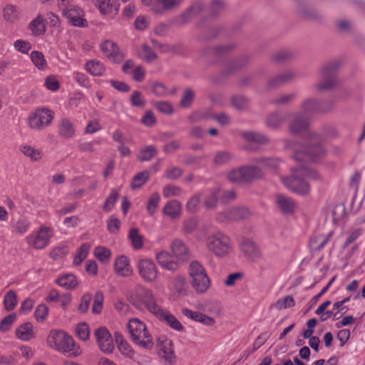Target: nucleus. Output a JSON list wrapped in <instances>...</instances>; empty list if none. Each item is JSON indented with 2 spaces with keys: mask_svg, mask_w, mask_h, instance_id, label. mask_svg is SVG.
Masks as SVG:
<instances>
[{
  "mask_svg": "<svg viewBox=\"0 0 365 365\" xmlns=\"http://www.w3.org/2000/svg\"><path fill=\"white\" fill-rule=\"evenodd\" d=\"M289 131L293 134L308 132L305 145H299L287 142L286 146L293 150V158L296 160H310L316 161L323 156L326 150L322 145V138L314 132L309 131V121L302 113H295L290 115Z\"/></svg>",
  "mask_w": 365,
  "mask_h": 365,
  "instance_id": "1",
  "label": "nucleus"
},
{
  "mask_svg": "<svg viewBox=\"0 0 365 365\" xmlns=\"http://www.w3.org/2000/svg\"><path fill=\"white\" fill-rule=\"evenodd\" d=\"M299 165L292 168V175L282 178L284 185L290 191L299 195H306L309 192V185L304 180L299 178L302 175L313 180L319 179V175L317 171L311 169L302 162L311 161L310 160H296Z\"/></svg>",
  "mask_w": 365,
  "mask_h": 365,
  "instance_id": "2",
  "label": "nucleus"
},
{
  "mask_svg": "<svg viewBox=\"0 0 365 365\" xmlns=\"http://www.w3.org/2000/svg\"><path fill=\"white\" fill-rule=\"evenodd\" d=\"M47 343L51 348L63 353H70L74 356L81 354L80 347L73 339L63 331L51 330L47 339Z\"/></svg>",
  "mask_w": 365,
  "mask_h": 365,
  "instance_id": "3",
  "label": "nucleus"
},
{
  "mask_svg": "<svg viewBox=\"0 0 365 365\" xmlns=\"http://www.w3.org/2000/svg\"><path fill=\"white\" fill-rule=\"evenodd\" d=\"M207 250L217 258L227 257L233 250L230 237L222 232H215L205 239Z\"/></svg>",
  "mask_w": 365,
  "mask_h": 365,
  "instance_id": "4",
  "label": "nucleus"
},
{
  "mask_svg": "<svg viewBox=\"0 0 365 365\" xmlns=\"http://www.w3.org/2000/svg\"><path fill=\"white\" fill-rule=\"evenodd\" d=\"M128 329L132 341L136 345L147 350H150L153 348V339L143 322L137 318H132L128 323Z\"/></svg>",
  "mask_w": 365,
  "mask_h": 365,
  "instance_id": "5",
  "label": "nucleus"
},
{
  "mask_svg": "<svg viewBox=\"0 0 365 365\" xmlns=\"http://www.w3.org/2000/svg\"><path fill=\"white\" fill-rule=\"evenodd\" d=\"M191 286L197 293L203 294L210 287V279L205 268L198 261H192L189 266Z\"/></svg>",
  "mask_w": 365,
  "mask_h": 365,
  "instance_id": "6",
  "label": "nucleus"
},
{
  "mask_svg": "<svg viewBox=\"0 0 365 365\" xmlns=\"http://www.w3.org/2000/svg\"><path fill=\"white\" fill-rule=\"evenodd\" d=\"M54 119V112L47 108H39L32 112L27 119L29 128L41 131L49 126Z\"/></svg>",
  "mask_w": 365,
  "mask_h": 365,
  "instance_id": "7",
  "label": "nucleus"
},
{
  "mask_svg": "<svg viewBox=\"0 0 365 365\" xmlns=\"http://www.w3.org/2000/svg\"><path fill=\"white\" fill-rule=\"evenodd\" d=\"M262 175V171L259 167L242 166L230 170L227 177L232 182L242 183L261 178Z\"/></svg>",
  "mask_w": 365,
  "mask_h": 365,
  "instance_id": "8",
  "label": "nucleus"
},
{
  "mask_svg": "<svg viewBox=\"0 0 365 365\" xmlns=\"http://www.w3.org/2000/svg\"><path fill=\"white\" fill-rule=\"evenodd\" d=\"M53 235V231L51 227L42 225L38 230L29 234L26 237V241L32 248L42 250L49 245Z\"/></svg>",
  "mask_w": 365,
  "mask_h": 365,
  "instance_id": "9",
  "label": "nucleus"
},
{
  "mask_svg": "<svg viewBox=\"0 0 365 365\" xmlns=\"http://www.w3.org/2000/svg\"><path fill=\"white\" fill-rule=\"evenodd\" d=\"M339 66L340 63L337 61H331L324 66L322 69V80L316 84V89L326 91L333 88L336 84L335 73Z\"/></svg>",
  "mask_w": 365,
  "mask_h": 365,
  "instance_id": "10",
  "label": "nucleus"
},
{
  "mask_svg": "<svg viewBox=\"0 0 365 365\" xmlns=\"http://www.w3.org/2000/svg\"><path fill=\"white\" fill-rule=\"evenodd\" d=\"M139 275L147 282H154L158 277V269L155 263L150 259H139L137 264Z\"/></svg>",
  "mask_w": 365,
  "mask_h": 365,
  "instance_id": "11",
  "label": "nucleus"
},
{
  "mask_svg": "<svg viewBox=\"0 0 365 365\" xmlns=\"http://www.w3.org/2000/svg\"><path fill=\"white\" fill-rule=\"evenodd\" d=\"M94 336L101 351L105 354H110L114 349L113 337L105 327H101L96 329Z\"/></svg>",
  "mask_w": 365,
  "mask_h": 365,
  "instance_id": "12",
  "label": "nucleus"
},
{
  "mask_svg": "<svg viewBox=\"0 0 365 365\" xmlns=\"http://www.w3.org/2000/svg\"><path fill=\"white\" fill-rule=\"evenodd\" d=\"M139 299L148 311L157 317L162 314V308L157 304L152 291L143 289L140 291Z\"/></svg>",
  "mask_w": 365,
  "mask_h": 365,
  "instance_id": "13",
  "label": "nucleus"
},
{
  "mask_svg": "<svg viewBox=\"0 0 365 365\" xmlns=\"http://www.w3.org/2000/svg\"><path fill=\"white\" fill-rule=\"evenodd\" d=\"M157 347L159 356L169 364H173L175 360V354L171 340L165 336H159L157 340Z\"/></svg>",
  "mask_w": 365,
  "mask_h": 365,
  "instance_id": "14",
  "label": "nucleus"
},
{
  "mask_svg": "<svg viewBox=\"0 0 365 365\" xmlns=\"http://www.w3.org/2000/svg\"><path fill=\"white\" fill-rule=\"evenodd\" d=\"M250 215V212L245 207H233L228 209L217 215V220L220 222L237 221L247 218Z\"/></svg>",
  "mask_w": 365,
  "mask_h": 365,
  "instance_id": "15",
  "label": "nucleus"
},
{
  "mask_svg": "<svg viewBox=\"0 0 365 365\" xmlns=\"http://www.w3.org/2000/svg\"><path fill=\"white\" fill-rule=\"evenodd\" d=\"M101 49L108 58L115 63H119L124 58V53L119 51L117 44L112 41L106 40L103 41L101 44Z\"/></svg>",
  "mask_w": 365,
  "mask_h": 365,
  "instance_id": "16",
  "label": "nucleus"
},
{
  "mask_svg": "<svg viewBox=\"0 0 365 365\" xmlns=\"http://www.w3.org/2000/svg\"><path fill=\"white\" fill-rule=\"evenodd\" d=\"M63 14L75 26L85 27L86 26V20L83 18V11L77 6L63 10Z\"/></svg>",
  "mask_w": 365,
  "mask_h": 365,
  "instance_id": "17",
  "label": "nucleus"
},
{
  "mask_svg": "<svg viewBox=\"0 0 365 365\" xmlns=\"http://www.w3.org/2000/svg\"><path fill=\"white\" fill-rule=\"evenodd\" d=\"M170 249L173 256L179 262H185L188 260L191 254L185 244L180 240L176 239L173 241Z\"/></svg>",
  "mask_w": 365,
  "mask_h": 365,
  "instance_id": "18",
  "label": "nucleus"
},
{
  "mask_svg": "<svg viewBox=\"0 0 365 365\" xmlns=\"http://www.w3.org/2000/svg\"><path fill=\"white\" fill-rule=\"evenodd\" d=\"M58 134L64 139H71L76 135L73 123L68 118H62L58 121Z\"/></svg>",
  "mask_w": 365,
  "mask_h": 365,
  "instance_id": "19",
  "label": "nucleus"
},
{
  "mask_svg": "<svg viewBox=\"0 0 365 365\" xmlns=\"http://www.w3.org/2000/svg\"><path fill=\"white\" fill-rule=\"evenodd\" d=\"M296 73L294 71H284L272 78L268 82V86L269 88L281 86L294 81Z\"/></svg>",
  "mask_w": 365,
  "mask_h": 365,
  "instance_id": "20",
  "label": "nucleus"
},
{
  "mask_svg": "<svg viewBox=\"0 0 365 365\" xmlns=\"http://www.w3.org/2000/svg\"><path fill=\"white\" fill-rule=\"evenodd\" d=\"M155 258L159 265L165 269L175 271L178 267V262L166 251L156 253Z\"/></svg>",
  "mask_w": 365,
  "mask_h": 365,
  "instance_id": "21",
  "label": "nucleus"
},
{
  "mask_svg": "<svg viewBox=\"0 0 365 365\" xmlns=\"http://www.w3.org/2000/svg\"><path fill=\"white\" fill-rule=\"evenodd\" d=\"M240 248L246 256L252 260L257 259L262 256L259 247L250 239L243 240Z\"/></svg>",
  "mask_w": 365,
  "mask_h": 365,
  "instance_id": "22",
  "label": "nucleus"
},
{
  "mask_svg": "<svg viewBox=\"0 0 365 365\" xmlns=\"http://www.w3.org/2000/svg\"><path fill=\"white\" fill-rule=\"evenodd\" d=\"M275 202L277 207L284 215H289L294 212L296 209V202L291 197L277 195L275 198Z\"/></svg>",
  "mask_w": 365,
  "mask_h": 365,
  "instance_id": "23",
  "label": "nucleus"
},
{
  "mask_svg": "<svg viewBox=\"0 0 365 365\" xmlns=\"http://www.w3.org/2000/svg\"><path fill=\"white\" fill-rule=\"evenodd\" d=\"M114 268L115 272L121 277H128L133 273V269L130 264L129 259L125 255L117 257Z\"/></svg>",
  "mask_w": 365,
  "mask_h": 365,
  "instance_id": "24",
  "label": "nucleus"
},
{
  "mask_svg": "<svg viewBox=\"0 0 365 365\" xmlns=\"http://www.w3.org/2000/svg\"><path fill=\"white\" fill-rule=\"evenodd\" d=\"M301 113L309 115L314 112H324L322 108V102L315 98H307L301 104Z\"/></svg>",
  "mask_w": 365,
  "mask_h": 365,
  "instance_id": "25",
  "label": "nucleus"
},
{
  "mask_svg": "<svg viewBox=\"0 0 365 365\" xmlns=\"http://www.w3.org/2000/svg\"><path fill=\"white\" fill-rule=\"evenodd\" d=\"M96 6L103 14H115L120 6L116 0H96Z\"/></svg>",
  "mask_w": 365,
  "mask_h": 365,
  "instance_id": "26",
  "label": "nucleus"
},
{
  "mask_svg": "<svg viewBox=\"0 0 365 365\" xmlns=\"http://www.w3.org/2000/svg\"><path fill=\"white\" fill-rule=\"evenodd\" d=\"M55 282L58 286L67 290L75 289L78 286V281L76 277L72 274H65L59 276L56 279Z\"/></svg>",
  "mask_w": 365,
  "mask_h": 365,
  "instance_id": "27",
  "label": "nucleus"
},
{
  "mask_svg": "<svg viewBox=\"0 0 365 365\" xmlns=\"http://www.w3.org/2000/svg\"><path fill=\"white\" fill-rule=\"evenodd\" d=\"M28 28L31 31V34L34 36L43 35L46 32V27L43 16L38 14L29 23Z\"/></svg>",
  "mask_w": 365,
  "mask_h": 365,
  "instance_id": "28",
  "label": "nucleus"
},
{
  "mask_svg": "<svg viewBox=\"0 0 365 365\" xmlns=\"http://www.w3.org/2000/svg\"><path fill=\"white\" fill-rule=\"evenodd\" d=\"M115 342L119 351L125 357L132 359L134 356V351L130 345L123 339L121 334L115 332Z\"/></svg>",
  "mask_w": 365,
  "mask_h": 365,
  "instance_id": "29",
  "label": "nucleus"
},
{
  "mask_svg": "<svg viewBox=\"0 0 365 365\" xmlns=\"http://www.w3.org/2000/svg\"><path fill=\"white\" fill-rule=\"evenodd\" d=\"M334 234L333 231L329 232L327 235H319L313 237L310 240V246L314 250H320L323 249L330 241Z\"/></svg>",
  "mask_w": 365,
  "mask_h": 365,
  "instance_id": "30",
  "label": "nucleus"
},
{
  "mask_svg": "<svg viewBox=\"0 0 365 365\" xmlns=\"http://www.w3.org/2000/svg\"><path fill=\"white\" fill-rule=\"evenodd\" d=\"M182 205L181 203L176 200L169 201L163 208V213L173 218H177L180 215Z\"/></svg>",
  "mask_w": 365,
  "mask_h": 365,
  "instance_id": "31",
  "label": "nucleus"
},
{
  "mask_svg": "<svg viewBox=\"0 0 365 365\" xmlns=\"http://www.w3.org/2000/svg\"><path fill=\"white\" fill-rule=\"evenodd\" d=\"M136 55L138 58L148 63H151L157 58V54L146 44L141 45L137 48Z\"/></svg>",
  "mask_w": 365,
  "mask_h": 365,
  "instance_id": "32",
  "label": "nucleus"
},
{
  "mask_svg": "<svg viewBox=\"0 0 365 365\" xmlns=\"http://www.w3.org/2000/svg\"><path fill=\"white\" fill-rule=\"evenodd\" d=\"M85 69L92 76H101L106 71V68L102 62L98 60H90L86 62Z\"/></svg>",
  "mask_w": 365,
  "mask_h": 365,
  "instance_id": "33",
  "label": "nucleus"
},
{
  "mask_svg": "<svg viewBox=\"0 0 365 365\" xmlns=\"http://www.w3.org/2000/svg\"><path fill=\"white\" fill-rule=\"evenodd\" d=\"M16 337L23 340L29 341L34 337L33 325L30 322L21 324L16 331Z\"/></svg>",
  "mask_w": 365,
  "mask_h": 365,
  "instance_id": "34",
  "label": "nucleus"
},
{
  "mask_svg": "<svg viewBox=\"0 0 365 365\" xmlns=\"http://www.w3.org/2000/svg\"><path fill=\"white\" fill-rule=\"evenodd\" d=\"M156 317L165 321L171 328L176 331H182L183 329V326L176 317L167 311L163 309L162 314Z\"/></svg>",
  "mask_w": 365,
  "mask_h": 365,
  "instance_id": "35",
  "label": "nucleus"
},
{
  "mask_svg": "<svg viewBox=\"0 0 365 365\" xmlns=\"http://www.w3.org/2000/svg\"><path fill=\"white\" fill-rule=\"evenodd\" d=\"M128 239L134 250H140L144 245V238L138 228L133 227L129 230Z\"/></svg>",
  "mask_w": 365,
  "mask_h": 365,
  "instance_id": "36",
  "label": "nucleus"
},
{
  "mask_svg": "<svg viewBox=\"0 0 365 365\" xmlns=\"http://www.w3.org/2000/svg\"><path fill=\"white\" fill-rule=\"evenodd\" d=\"M220 196V190L214 188L209 191L204 199V205L207 209H213L217 206Z\"/></svg>",
  "mask_w": 365,
  "mask_h": 365,
  "instance_id": "37",
  "label": "nucleus"
},
{
  "mask_svg": "<svg viewBox=\"0 0 365 365\" xmlns=\"http://www.w3.org/2000/svg\"><path fill=\"white\" fill-rule=\"evenodd\" d=\"M11 227L14 232L24 235L29 230L31 222L25 218H19L12 221Z\"/></svg>",
  "mask_w": 365,
  "mask_h": 365,
  "instance_id": "38",
  "label": "nucleus"
},
{
  "mask_svg": "<svg viewBox=\"0 0 365 365\" xmlns=\"http://www.w3.org/2000/svg\"><path fill=\"white\" fill-rule=\"evenodd\" d=\"M20 150L32 161H38L43 156L42 151L29 145L20 146Z\"/></svg>",
  "mask_w": 365,
  "mask_h": 365,
  "instance_id": "39",
  "label": "nucleus"
},
{
  "mask_svg": "<svg viewBox=\"0 0 365 365\" xmlns=\"http://www.w3.org/2000/svg\"><path fill=\"white\" fill-rule=\"evenodd\" d=\"M30 58L33 63L39 69L44 71L47 66V62L43 54L38 51H33L31 53Z\"/></svg>",
  "mask_w": 365,
  "mask_h": 365,
  "instance_id": "40",
  "label": "nucleus"
},
{
  "mask_svg": "<svg viewBox=\"0 0 365 365\" xmlns=\"http://www.w3.org/2000/svg\"><path fill=\"white\" fill-rule=\"evenodd\" d=\"M243 138L249 142L264 144L268 142V138L262 133L254 131L245 132L242 134Z\"/></svg>",
  "mask_w": 365,
  "mask_h": 365,
  "instance_id": "41",
  "label": "nucleus"
},
{
  "mask_svg": "<svg viewBox=\"0 0 365 365\" xmlns=\"http://www.w3.org/2000/svg\"><path fill=\"white\" fill-rule=\"evenodd\" d=\"M195 96V93L192 88H186L183 92L182 98L180 101V106L183 108H190L194 101Z\"/></svg>",
  "mask_w": 365,
  "mask_h": 365,
  "instance_id": "42",
  "label": "nucleus"
},
{
  "mask_svg": "<svg viewBox=\"0 0 365 365\" xmlns=\"http://www.w3.org/2000/svg\"><path fill=\"white\" fill-rule=\"evenodd\" d=\"M91 245L88 243H83L73 258V264L79 265L87 257Z\"/></svg>",
  "mask_w": 365,
  "mask_h": 365,
  "instance_id": "43",
  "label": "nucleus"
},
{
  "mask_svg": "<svg viewBox=\"0 0 365 365\" xmlns=\"http://www.w3.org/2000/svg\"><path fill=\"white\" fill-rule=\"evenodd\" d=\"M148 171H143L135 175L131 182V188L133 190L141 187L149 179Z\"/></svg>",
  "mask_w": 365,
  "mask_h": 365,
  "instance_id": "44",
  "label": "nucleus"
},
{
  "mask_svg": "<svg viewBox=\"0 0 365 365\" xmlns=\"http://www.w3.org/2000/svg\"><path fill=\"white\" fill-rule=\"evenodd\" d=\"M142 4L155 14H163L165 8L163 0H140Z\"/></svg>",
  "mask_w": 365,
  "mask_h": 365,
  "instance_id": "45",
  "label": "nucleus"
},
{
  "mask_svg": "<svg viewBox=\"0 0 365 365\" xmlns=\"http://www.w3.org/2000/svg\"><path fill=\"white\" fill-rule=\"evenodd\" d=\"M4 304L6 311L13 310L17 305V296L14 291L9 290L4 299Z\"/></svg>",
  "mask_w": 365,
  "mask_h": 365,
  "instance_id": "46",
  "label": "nucleus"
},
{
  "mask_svg": "<svg viewBox=\"0 0 365 365\" xmlns=\"http://www.w3.org/2000/svg\"><path fill=\"white\" fill-rule=\"evenodd\" d=\"M232 157L233 155L229 151L221 150L215 154L213 162L215 165H222L227 163Z\"/></svg>",
  "mask_w": 365,
  "mask_h": 365,
  "instance_id": "47",
  "label": "nucleus"
},
{
  "mask_svg": "<svg viewBox=\"0 0 365 365\" xmlns=\"http://www.w3.org/2000/svg\"><path fill=\"white\" fill-rule=\"evenodd\" d=\"M160 200V196L158 192L153 193L150 196L148 204H147V211L150 215H154L159 206V202Z\"/></svg>",
  "mask_w": 365,
  "mask_h": 365,
  "instance_id": "48",
  "label": "nucleus"
},
{
  "mask_svg": "<svg viewBox=\"0 0 365 365\" xmlns=\"http://www.w3.org/2000/svg\"><path fill=\"white\" fill-rule=\"evenodd\" d=\"M118 196H119V194L116 190H115V189L111 190L110 194L106 198V200L104 202L103 209L106 212H110L113 208L116 201L118 199Z\"/></svg>",
  "mask_w": 365,
  "mask_h": 365,
  "instance_id": "49",
  "label": "nucleus"
},
{
  "mask_svg": "<svg viewBox=\"0 0 365 365\" xmlns=\"http://www.w3.org/2000/svg\"><path fill=\"white\" fill-rule=\"evenodd\" d=\"M284 120V118L278 113L270 114L267 118V125L271 128H277Z\"/></svg>",
  "mask_w": 365,
  "mask_h": 365,
  "instance_id": "50",
  "label": "nucleus"
},
{
  "mask_svg": "<svg viewBox=\"0 0 365 365\" xmlns=\"http://www.w3.org/2000/svg\"><path fill=\"white\" fill-rule=\"evenodd\" d=\"M157 154L156 148L153 145H149L142 149L138 158L140 161H148Z\"/></svg>",
  "mask_w": 365,
  "mask_h": 365,
  "instance_id": "51",
  "label": "nucleus"
},
{
  "mask_svg": "<svg viewBox=\"0 0 365 365\" xmlns=\"http://www.w3.org/2000/svg\"><path fill=\"white\" fill-rule=\"evenodd\" d=\"M295 305V302L292 296H286L284 298L279 299L274 307L278 310H282L287 308H291Z\"/></svg>",
  "mask_w": 365,
  "mask_h": 365,
  "instance_id": "52",
  "label": "nucleus"
},
{
  "mask_svg": "<svg viewBox=\"0 0 365 365\" xmlns=\"http://www.w3.org/2000/svg\"><path fill=\"white\" fill-rule=\"evenodd\" d=\"M94 255L99 261L106 263L110 257V252L108 248L99 246L95 248Z\"/></svg>",
  "mask_w": 365,
  "mask_h": 365,
  "instance_id": "53",
  "label": "nucleus"
},
{
  "mask_svg": "<svg viewBox=\"0 0 365 365\" xmlns=\"http://www.w3.org/2000/svg\"><path fill=\"white\" fill-rule=\"evenodd\" d=\"M256 163L262 168L276 169L279 165V160L275 158H257Z\"/></svg>",
  "mask_w": 365,
  "mask_h": 365,
  "instance_id": "54",
  "label": "nucleus"
},
{
  "mask_svg": "<svg viewBox=\"0 0 365 365\" xmlns=\"http://www.w3.org/2000/svg\"><path fill=\"white\" fill-rule=\"evenodd\" d=\"M297 97L295 93L282 94L272 101L276 105H287L292 103Z\"/></svg>",
  "mask_w": 365,
  "mask_h": 365,
  "instance_id": "55",
  "label": "nucleus"
},
{
  "mask_svg": "<svg viewBox=\"0 0 365 365\" xmlns=\"http://www.w3.org/2000/svg\"><path fill=\"white\" fill-rule=\"evenodd\" d=\"M155 108L160 113L166 115L173 113L174 109L172 104L168 101H158L154 103Z\"/></svg>",
  "mask_w": 365,
  "mask_h": 365,
  "instance_id": "56",
  "label": "nucleus"
},
{
  "mask_svg": "<svg viewBox=\"0 0 365 365\" xmlns=\"http://www.w3.org/2000/svg\"><path fill=\"white\" fill-rule=\"evenodd\" d=\"M336 310L334 316V321L339 319L344 314H345L348 310L349 307L342 304L340 301L336 302L333 304V311Z\"/></svg>",
  "mask_w": 365,
  "mask_h": 365,
  "instance_id": "57",
  "label": "nucleus"
},
{
  "mask_svg": "<svg viewBox=\"0 0 365 365\" xmlns=\"http://www.w3.org/2000/svg\"><path fill=\"white\" fill-rule=\"evenodd\" d=\"M76 333L78 337L82 341H86L89 339V328L86 323L79 324L76 329Z\"/></svg>",
  "mask_w": 365,
  "mask_h": 365,
  "instance_id": "58",
  "label": "nucleus"
},
{
  "mask_svg": "<svg viewBox=\"0 0 365 365\" xmlns=\"http://www.w3.org/2000/svg\"><path fill=\"white\" fill-rule=\"evenodd\" d=\"M201 199V194L197 193L192 197H191L187 204H186V208L189 212H195L197 210L199 204Z\"/></svg>",
  "mask_w": 365,
  "mask_h": 365,
  "instance_id": "59",
  "label": "nucleus"
},
{
  "mask_svg": "<svg viewBox=\"0 0 365 365\" xmlns=\"http://www.w3.org/2000/svg\"><path fill=\"white\" fill-rule=\"evenodd\" d=\"M92 296L89 293L84 294L81 298V302L78 307V311L81 313H86L89 309Z\"/></svg>",
  "mask_w": 365,
  "mask_h": 365,
  "instance_id": "60",
  "label": "nucleus"
},
{
  "mask_svg": "<svg viewBox=\"0 0 365 365\" xmlns=\"http://www.w3.org/2000/svg\"><path fill=\"white\" fill-rule=\"evenodd\" d=\"M103 294L102 292L98 291L96 293L93 304L92 306V312L99 314L103 309Z\"/></svg>",
  "mask_w": 365,
  "mask_h": 365,
  "instance_id": "61",
  "label": "nucleus"
},
{
  "mask_svg": "<svg viewBox=\"0 0 365 365\" xmlns=\"http://www.w3.org/2000/svg\"><path fill=\"white\" fill-rule=\"evenodd\" d=\"M4 17L8 21H14L18 18L16 8L12 5H7L4 9Z\"/></svg>",
  "mask_w": 365,
  "mask_h": 365,
  "instance_id": "62",
  "label": "nucleus"
},
{
  "mask_svg": "<svg viewBox=\"0 0 365 365\" xmlns=\"http://www.w3.org/2000/svg\"><path fill=\"white\" fill-rule=\"evenodd\" d=\"M185 278L182 276H177L173 280V286L178 294L185 292Z\"/></svg>",
  "mask_w": 365,
  "mask_h": 365,
  "instance_id": "63",
  "label": "nucleus"
},
{
  "mask_svg": "<svg viewBox=\"0 0 365 365\" xmlns=\"http://www.w3.org/2000/svg\"><path fill=\"white\" fill-rule=\"evenodd\" d=\"M73 78L82 87L89 88L91 86L89 78L83 73L74 72Z\"/></svg>",
  "mask_w": 365,
  "mask_h": 365,
  "instance_id": "64",
  "label": "nucleus"
}]
</instances>
